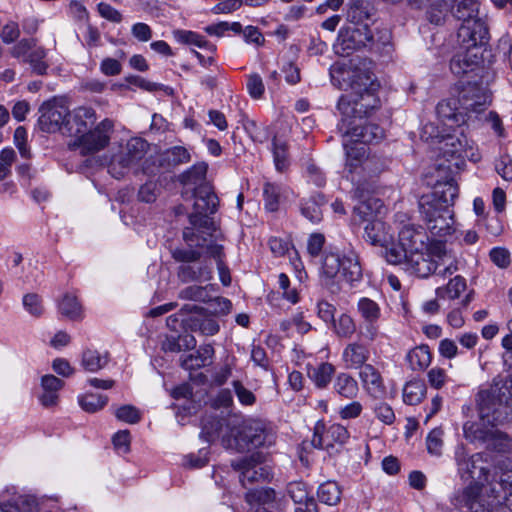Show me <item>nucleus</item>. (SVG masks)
I'll use <instances>...</instances> for the list:
<instances>
[{"instance_id":"obj_51","label":"nucleus","mask_w":512,"mask_h":512,"mask_svg":"<svg viewBox=\"0 0 512 512\" xmlns=\"http://www.w3.org/2000/svg\"><path fill=\"white\" fill-rule=\"evenodd\" d=\"M287 493L291 499L299 505H304L310 500H314L313 497L309 496L306 484L301 481L289 483L287 486Z\"/></svg>"},{"instance_id":"obj_15","label":"nucleus","mask_w":512,"mask_h":512,"mask_svg":"<svg viewBox=\"0 0 512 512\" xmlns=\"http://www.w3.org/2000/svg\"><path fill=\"white\" fill-rule=\"evenodd\" d=\"M39 113L38 124L42 131L48 133L60 131L65 134L69 108L63 100L53 98L44 102L39 109Z\"/></svg>"},{"instance_id":"obj_17","label":"nucleus","mask_w":512,"mask_h":512,"mask_svg":"<svg viewBox=\"0 0 512 512\" xmlns=\"http://www.w3.org/2000/svg\"><path fill=\"white\" fill-rule=\"evenodd\" d=\"M438 120L448 129L461 128L468 120L461 110L458 98H449L438 103L436 107Z\"/></svg>"},{"instance_id":"obj_4","label":"nucleus","mask_w":512,"mask_h":512,"mask_svg":"<svg viewBox=\"0 0 512 512\" xmlns=\"http://www.w3.org/2000/svg\"><path fill=\"white\" fill-rule=\"evenodd\" d=\"M377 103L374 94L367 89L359 94H346L340 97L337 106L343 116L341 129L347 127L345 135L350 137L352 142L372 144L384 138L383 128L364 119Z\"/></svg>"},{"instance_id":"obj_55","label":"nucleus","mask_w":512,"mask_h":512,"mask_svg":"<svg viewBox=\"0 0 512 512\" xmlns=\"http://www.w3.org/2000/svg\"><path fill=\"white\" fill-rule=\"evenodd\" d=\"M179 297L184 300L207 302L209 300L207 287L191 285L182 289Z\"/></svg>"},{"instance_id":"obj_58","label":"nucleus","mask_w":512,"mask_h":512,"mask_svg":"<svg viewBox=\"0 0 512 512\" xmlns=\"http://www.w3.org/2000/svg\"><path fill=\"white\" fill-rule=\"evenodd\" d=\"M16 159L13 148L7 147L0 152V180H4L11 172L10 168Z\"/></svg>"},{"instance_id":"obj_33","label":"nucleus","mask_w":512,"mask_h":512,"mask_svg":"<svg viewBox=\"0 0 512 512\" xmlns=\"http://www.w3.org/2000/svg\"><path fill=\"white\" fill-rule=\"evenodd\" d=\"M369 18L370 14L368 8L364 6L361 1L357 0L349 6L347 10V20L350 23L362 26V28H358L353 31V39L356 37V35H362V30L364 31V25L367 24L366 21H368Z\"/></svg>"},{"instance_id":"obj_39","label":"nucleus","mask_w":512,"mask_h":512,"mask_svg":"<svg viewBox=\"0 0 512 512\" xmlns=\"http://www.w3.org/2000/svg\"><path fill=\"white\" fill-rule=\"evenodd\" d=\"M333 388L335 392L345 398H354L358 393L357 381L347 373L337 375Z\"/></svg>"},{"instance_id":"obj_23","label":"nucleus","mask_w":512,"mask_h":512,"mask_svg":"<svg viewBox=\"0 0 512 512\" xmlns=\"http://www.w3.org/2000/svg\"><path fill=\"white\" fill-rule=\"evenodd\" d=\"M369 356V349L360 341L349 343L342 352V360L350 369H358L366 365Z\"/></svg>"},{"instance_id":"obj_25","label":"nucleus","mask_w":512,"mask_h":512,"mask_svg":"<svg viewBox=\"0 0 512 512\" xmlns=\"http://www.w3.org/2000/svg\"><path fill=\"white\" fill-rule=\"evenodd\" d=\"M324 195L315 193L308 198H304L300 203V212L303 217L313 224H318L323 219L322 207L326 204Z\"/></svg>"},{"instance_id":"obj_52","label":"nucleus","mask_w":512,"mask_h":512,"mask_svg":"<svg viewBox=\"0 0 512 512\" xmlns=\"http://www.w3.org/2000/svg\"><path fill=\"white\" fill-rule=\"evenodd\" d=\"M447 129H440L438 125L435 123L429 122L426 123L421 130V139L430 144L433 149H435L438 146V140L441 139L442 135H445L447 133Z\"/></svg>"},{"instance_id":"obj_60","label":"nucleus","mask_w":512,"mask_h":512,"mask_svg":"<svg viewBox=\"0 0 512 512\" xmlns=\"http://www.w3.org/2000/svg\"><path fill=\"white\" fill-rule=\"evenodd\" d=\"M246 87L249 95L254 99L261 98L265 91L263 80L257 73L248 75Z\"/></svg>"},{"instance_id":"obj_1","label":"nucleus","mask_w":512,"mask_h":512,"mask_svg":"<svg viewBox=\"0 0 512 512\" xmlns=\"http://www.w3.org/2000/svg\"><path fill=\"white\" fill-rule=\"evenodd\" d=\"M201 437L207 442L221 438L226 449L242 452L250 448L271 446L275 442V433L267 429L260 421L242 422L236 415L219 418L205 415L201 421Z\"/></svg>"},{"instance_id":"obj_54","label":"nucleus","mask_w":512,"mask_h":512,"mask_svg":"<svg viewBox=\"0 0 512 512\" xmlns=\"http://www.w3.org/2000/svg\"><path fill=\"white\" fill-rule=\"evenodd\" d=\"M24 309L34 317H40L44 312L42 299L38 294L28 293L23 296Z\"/></svg>"},{"instance_id":"obj_42","label":"nucleus","mask_w":512,"mask_h":512,"mask_svg":"<svg viewBox=\"0 0 512 512\" xmlns=\"http://www.w3.org/2000/svg\"><path fill=\"white\" fill-rule=\"evenodd\" d=\"M58 307L60 313L71 320H79L82 318V306L77 297L73 294L66 293L60 300Z\"/></svg>"},{"instance_id":"obj_13","label":"nucleus","mask_w":512,"mask_h":512,"mask_svg":"<svg viewBox=\"0 0 512 512\" xmlns=\"http://www.w3.org/2000/svg\"><path fill=\"white\" fill-rule=\"evenodd\" d=\"M459 105L467 120L478 118L490 106L491 92L482 84L468 83L459 92Z\"/></svg>"},{"instance_id":"obj_12","label":"nucleus","mask_w":512,"mask_h":512,"mask_svg":"<svg viewBox=\"0 0 512 512\" xmlns=\"http://www.w3.org/2000/svg\"><path fill=\"white\" fill-rule=\"evenodd\" d=\"M113 130V121L106 118L93 129L90 128L85 133L76 137L68 146L72 150L78 149L81 155L95 154L104 150L109 145Z\"/></svg>"},{"instance_id":"obj_37","label":"nucleus","mask_w":512,"mask_h":512,"mask_svg":"<svg viewBox=\"0 0 512 512\" xmlns=\"http://www.w3.org/2000/svg\"><path fill=\"white\" fill-rule=\"evenodd\" d=\"M466 280L464 277L457 275L450 279L446 286L436 288V296L440 299L454 300L459 298L460 294L466 290Z\"/></svg>"},{"instance_id":"obj_53","label":"nucleus","mask_w":512,"mask_h":512,"mask_svg":"<svg viewBox=\"0 0 512 512\" xmlns=\"http://www.w3.org/2000/svg\"><path fill=\"white\" fill-rule=\"evenodd\" d=\"M148 149V143L141 138H132L126 144V152L130 155L132 161H135L138 165L144 158Z\"/></svg>"},{"instance_id":"obj_43","label":"nucleus","mask_w":512,"mask_h":512,"mask_svg":"<svg viewBox=\"0 0 512 512\" xmlns=\"http://www.w3.org/2000/svg\"><path fill=\"white\" fill-rule=\"evenodd\" d=\"M357 311L364 322H378L381 316L378 303L368 297H362L358 300Z\"/></svg>"},{"instance_id":"obj_34","label":"nucleus","mask_w":512,"mask_h":512,"mask_svg":"<svg viewBox=\"0 0 512 512\" xmlns=\"http://www.w3.org/2000/svg\"><path fill=\"white\" fill-rule=\"evenodd\" d=\"M383 203L380 199L369 197L363 201H360L354 207V213L357 214L363 221H369L378 219L377 216L381 213Z\"/></svg>"},{"instance_id":"obj_27","label":"nucleus","mask_w":512,"mask_h":512,"mask_svg":"<svg viewBox=\"0 0 512 512\" xmlns=\"http://www.w3.org/2000/svg\"><path fill=\"white\" fill-rule=\"evenodd\" d=\"M214 355V348L211 345L200 346L193 354L181 359V366L186 370H195L211 363Z\"/></svg>"},{"instance_id":"obj_31","label":"nucleus","mask_w":512,"mask_h":512,"mask_svg":"<svg viewBox=\"0 0 512 512\" xmlns=\"http://www.w3.org/2000/svg\"><path fill=\"white\" fill-rule=\"evenodd\" d=\"M138 166L135 161H132L126 150H124L113 156L108 166V171L114 178L120 179L131 169H137Z\"/></svg>"},{"instance_id":"obj_29","label":"nucleus","mask_w":512,"mask_h":512,"mask_svg":"<svg viewBox=\"0 0 512 512\" xmlns=\"http://www.w3.org/2000/svg\"><path fill=\"white\" fill-rule=\"evenodd\" d=\"M207 169L206 163H197L180 175V182L184 186L193 187V190L201 185H209L205 182Z\"/></svg>"},{"instance_id":"obj_8","label":"nucleus","mask_w":512,"mask_h":512,"mask_svg":"<svg viewBox=\"0 0 512 512\" xmlns=\"http://www.w3.org/2000/svg\"><path fill=\"white\" fill-rule=\"evenodd\" d=\"M362 267L357 253L350 249L344 254L327 251L321 266L322 284L332 293L340 291V280L351 284L362 279Z\"/></svg>"},{"instance_id":"obj_61","label":"nucleus","mask_w":512,"mask_h":512,"mask_svg":"<svg viewBox=\"0 0 512 512\" xmlns=\"http://www.w3.org/2000/svg\"><path fill=\"white\" fill-rule=\"evenodd\" d=\"M496 172L506 181L512 180V159L509 155H501L495 161Z\"/></svg>"},{"instance_id":"obj_40","label":"nucleus","mask_w":512,"mask_h":512,"mask_svg":"<svg viewBox=\"0 0 512 512\" xmlns=\"http://www.w3.org/2000/svg\"><path fill=\"white\" fill-rule=\"evenodd\" d=\"M275 499V492L271 488L251 489L245 494L246 502L251 506L249 511L254 512L264 504Z\"/></svg>"},{"instance_id":"obj_21","label":"nucleus","mask_w":512,"mask_h":512,"mask_svg":"<svg viewBox=\"0 0 512 512\" xmlns=\"http://www.w3.org/2000/svg\"><path fill=\"white\" fill-rule=\"evenodd\" d=\"M364 238L374 246H387L392 244L393 232L385 222L375 219L366 224Z\"/></svg>"},{"instance_id":"obj_47","label":"nucleus","mask_w":512,"mask_h":512,"mask_svg":"<svg viewBox=\"0 0 512 512\" xmlns=\"http://www.w3.org/2000/svg\"><path fill=\"white\" fill-rule=\"evenodd\" d=\"M46 50L42 47L35 48L23 59L28 63L32 71L37 75H44L47 72L49 65L45 61Z\"/></svg>"},{"instance_id":"obj_36","label":"nucleus","mask_w":512,"mask_h":512,"mask_svg":"<svg viewBox=\"0 0 512 512\" xmlns=\"http://www.w3.org/2000/svg\"><path fill=\"white\" fill-rule=\"evenodd\" d=\"M109 362L108 353L101 354L97 350L86 349L82 353L81 365L88 372H97Z\"/></svg>"},{"instance_id":"obj_6","label":"nucleus","mask_w":512,"mask_h":512,"mask_svg":"<svg viewBox=\"0 0 512 512\" xmlns=\"http://www.w3.org/2000/svg\"><path fill=\"white\" fill-rule=\"evenodd\" d=\"M480 420L496 427L512 420V373L493 380L488 389L480 390L476 398Z\"/></svg>"},{"instance_id":"obj_24","label":"nucleus","mask_w":512,"mask_h":512,"mask_svg":"<svg viewBox=\"0 0 512 512\" xmlns=\"http://www.w3.org/2000/svg\"><path fill=\"white\" fill-rule=\"evenodd\" d=\"M381 247L384 249L383 256L387 263L391 265H403L404 269L416 275V268L410 261V253H408L405 247L400 245V242L395 244L393 238L392 244Z\"/></svg>"},{"instance_id":"obj_57","label":"nucleus","mask_w":512,"mask_h":512,"mask_svg":"<svg viewBox=\"0 0 512 512\" xmlns=\"http://www.w3.org/2000/svg\"><path fill=\"white\" fill-rule=\"evenodd\" d=\"M233 390L241 405L252 406L256 402L254 393L247 389L241 381L235 380L232 382Z\"/></svg>"},{"instance_id":"obj_10","label":"nucleus","mask_w":512,"mask_h":512,"mask_svg":"<svg viewBox=\"0 0 512 512\" xmlns=\"http://www.w3.org/2000/svg\"><path fill=\"white\" fill-rule=\"evenodd\" d=\"M194 211L189 215L191 227L183 230V238L187 243H193L198 233L211 235L216 230L215 223L209 215L217 211L218 198L210 185H201L194 189Z\"/></svg>"},{"instance_id":"obj_11","label":"nucleus","mask_w":512,"mask_h":512,"mask_svg":"<svg viewBox=\"0 0 512 512\" xmlns=\"http://www.w3.org/2000/svg\"><path fill=\"white\" fill-rule=\"evenodd\" d=\"M231 467L238 473L239 482L244 488L248 485L268 482L272 478V469L262 452H254L232 460Z\"/></svg>"},{"instance_id":"obj_56","label":"nucleus","mask_w":512,"mask_h":512,"mask_svg":"<svg viewBox=\"0 0 512 512\" xmlns=\"http://www.w3.org/2000/svg\"><path fill=\"white\" fill-rule=\"evenodd\" d=\"M115 417L128 424H136L141 419L140 411L133 405H123L114 412Z\"/></svg>"},{"instance_id":"obj_7","label":"nucleus","mask_w":512,"mask_h":512,"mask_svg":"<svg viewBox=\"0 0 512 512\" xmlns=\"http://www.w3.org/2000/svg\"><path fill=\"white\" fill-rule=\"evenodd\" d=\"M458 50L450 61V69L457 76L474 71L483 59V46L488 42L489 32L481 24L469 30L458 29Z\"/></svg>"},{"instance_id":"obj_45","label":"nucleus","mask_w":512,"mask_h":512,"mask_svg":"<svg viewBox=\"0 0 512 512\" xmlns=\"http://www.w3.org/2000/svg\"><path fill=\"white\" fill-rule=\"evenodd\" d=\"M334 366L330 363H321L309 371V377L318 388H325L334 374Z\"/></svg>"},{"instance_id":"obj_18","label":"nucleus","mask_w":512,"mask_h":512,"mask_svg":"<svg viewBox=\"0 0 512 512\" xmlns=\"http://www.w3.org/2000/svg\"><path fill=\"white\" fill-rule=\"evenodd\" d=\"M349 437L350 434L347 428L341 424L333 423L325 428L322 433H320V428L317 426L312 439V444L317 448L329 449L335 444H345Z\"/></svg>"},{"instance_id":"obj_5","label":"nucleus","mask_w":512,"mask_h":512,"mask_svg":"<svg viewBox=\"0 0 512 512\" xmlns=\"http://www.w3.org/2000/svg\"><path fill=\"white\" fill-rule=\"evenodd\" d=\"M458 196V187L451 179L438 184L432 200L422 199L419 209L431 235L439 238L454 232V218L451 206Z\"/></svg>"},{"instance_id":"obj_3","label":"nucleus","mask_w":512,"mask_h":512,"mask_svg":"<svg viewBox=\"0 0 512 512\" xmlns=\"http://www.w3.org/2000/svg\"><path fill=\"white\" fill-rule=\"evenodd\" d=\"M454 459L461 480L469 481L462 490L455 492L452 503L458 508H466L468 512H489L482 497L485 484H491V471L482 453L469 455L463 445L455 449Z\"/></svg>"},{"instance_id":"obj_14","label":"nucleus","mask_w":512,"mask_h":512,"mask_svg":"<svg viewBox=\"0 0 512 512\" xmlns=\"http://www.w3.org/2000/svg\"><path fill=\"white\" fill-rule=\"evenodd\" d=\"M469 149V142L462 128L448 129L438 140V146L435 148L447 161L455 159L454 166L457 168L464 163L466 157H469Z\"/></svg>"},{"instance_id":"obj_49","label":"nucleus","mask_w":512,"mask_h":512,"mask_svg":"<svg viewBox=\"0 0 512 512\" xmlns=\"http://www.w3.org/2000/svg\"><path fill=\"white\" fill-rule=\"evenodd\" d=\"M358 143L359 142H354L351 146L347 143L343 144L347 158L346 166L350 172L357 168L366 154L364 146H358Z\"/></svg>"},{"instance_id":"obj_26","label":"nucleus","mask_w":512,"mask_h":512,"mask_svg":"<svg viewBox=\"0 0 512 512\" xmlns=\"http://www.w3.org/2000/svg\"><path fill=\"white\" fill-rule=\"evenodd\" d=\"M360 369V379L369 394L375 397L384 395L385 386L378 370L371 364H366Z\"/></svg>"},{"instance_id":"obj_22","label":"nucleus","mask_w":512,"mask_h":512,"mask_svg":"<svg viewBox=\"0 0 512 512\" xmlns=\"http://www.w3.org/2000/svg\"><path fill=\"white\" fill-rule=\"evenodd\" d=\"M63 387V380L51 374L44 375L41 378L42 393L39 395L41 405L46 408L56 406L59 400V392Z\"/></svg>"},{"instance_id":"obj_59","label":"nucleus","mask_w":512,"mask_h":512,"mask_svg":"<svg viewBox=\"0 0 512 512\" xmlns=\"http://www.w3.org/2000/svg\"><path fill=\"white\" fill-rule=\"evenodd\" d=\"M450 7L436 4L431 1V4L426 12L427 19L434 25H442L445 22Z\"/></svg>"},{"instance_id":"obj_44","label":"nucleus","mask_w":512,"mask_h":512,"mask_svg":"<svg viewBox=\"0 0 512 512\" xmlns=\"http://www.w3.org/2000/svg\"><path fill=\"white\" fill-rule=\"evenodd\" d=\"M364 40L360 39L359 43L362 45H378L382 46L383 48H386L391 43V32L383 28L381 30H377L376 33H374L369 27L368 24L364 25Z\"/></svg>"},{"instance_id":"obj_35","label":"nucleus","mask_w":512,"mask_h":512,"mask_svg":"<svg viewBox=\"0 0 512 512\" xmlns=\"http://www.w3.org/2000/svg\"><path fill=\"white\" fill-rule=\"evenodd\" d=\"M426 392L427 387L424 381L420 379H413L407 382L403 387V401L408 405H417L423 400Z\"/></svg>"},{"instance_id":"obj_2","label":"nucleus","mask_w":512,"mask_h":512,"mask_svg":"<svg viewBox=\"0 0 512 512\" xmlns=\"http://www.w3.org/2000/svg\"><path fill=\"white\" fill-rule=\"evenodd\" d=\"M399 241L410 253V261L416 268L418 277L425 278L436 273L445 278L458 269L441 241L428 244L429 237L422 227H416L414 224L404 225L399 231Z\"/></svg>"},{"instance_id":"obj_19","label":"nucleus","mask_w":512,"mask_h":512,"mask_svg":"<svg viewBox=\"0 0 512 512\" xmlns=\"http://www.w3.org/2000/svg\"><path fill=\"white\" fill-rule=\"evenodd\" d=\"M263 197L265 209L276 212L281 206L294 199V193L287 186L266 182L263 187Z\"/></svg>"},{"instance_id":"obj_9","label":"nucleus","mask_w":512,"mask_h":512,"mask_svg":"<svg viewBox=\"0 0 512 512\" xmlns=\"http://www.w3.org/2000/svg\"><path fill=\"white\" fill-rule=\"evenodd\" d=\"M189 248H175L172 257L176 262L182 263L177 269L178 278L184 282H208L212 279V261L204 255V244L200 243L198 236Z\"/></svg>"},{"instance_id":"obj_32","label":"nucleus","mask_w":512,"mask_h":512,"mask_svg":"<svg viewBox=\"0 0 512 512\" xmlns=\"http://www.w3.org/2000/svg\"><path fill=\"white\" fill-rule=\"evenodd\" d=\"M174 39L182 44L193 45L198 48H203L213 53L216 50L215 45L209 43L203 35L189 30H175L173 31Z\"/></svg>"},{"instance_id":"obj_48","label":"nucleus","mask_w":512,"mask_h":512,"mask_svg":"<svg viewBox=\"0 0 512 512\" xmlns=\"http://www.w3.org/2000/svg\"><path fill=\"white\" fill-rule=\"evenodd\" d=\"M272 146L276 170L279 172H283L289 166L287 144L285 141L279 140L276 137H274Z\"/></svg>"},{"instance_id":"obj_20","label":"nucleus","mask_w":512,"mask_h":512,"mask_svg":"<svg viewBox=\"0 0 512 512\" xmlns=\"http://www.w3.org/2000/svg\"><path fill=\"white\" fill-rule=\"evenodd\" d=\"M479 3L477 0H456L453 9V15L462 21L460 27H469V30L481 24L484 29H488L485 22L478 17Z\"/></svg>"},{"instance_id":"obj_62","label":"nucleus","mask_w":512,"mask_h":512,"mask_svg":"<svg viewBox=\"0 0 512 512\" xmlns=\"http://www.w3.org/2000/svg\"><path fill=\"white\" fill-rule=\"evenodd\" d=\"M374 413L377 419L386 425H391L395 420V413L390 405L379 402L374 406Z\"/></svg>"},{"instance_id":"obj_28","label":"nucleus","mask_w":512,"mask_h":512,"mask_svg":"<svg viewBox=\"0 0 512 512\" xmlns=\"http://www.w3.org/2000/svg\"><path fill=\"white\" fill-rule=\"evenodd\" d=\"M406 360L413 371H423L431 364L432 354L427 345H420L408 352Z\"/></svg>"},{"instance_id":"obj_38","label":"nucleus","mask_w":512,"mask_h":512,"mask_svg":"<svg viewBox=\"0 0 512 512\" xmlns=\"http://www.w3.org/2000/svg\"><path fill=\"white\" fill-rule=\"evenodd\" d=\"M317 496L321 503L334 506L341 501L342 490L336 482L327 481L318 487Z\"/></svg>"},{"instance_id":"obj_30","label":"nucleus","mask_w":512,"mask_h":512,"mask_svg":"<svg viewBox=\"0 0 512 512\" xmlns=\"http://www.w3.org/2000/svg\"><path fill=\"white\" fill-rule=\"evenodd\" d=\"M138 166L135 161H132L126 150H124L113 156L108 166V171L114 178L120 179L131 169H137Z\"/></svg>"},{"instance_id":"obj_50","label":"nucleus","mask_w":512,"mask_h":512,"mask_svg":"<svg viewBox=\"0 0 512 512\" xmlns=\"http://www.w3.org/2000/svg\"><path fill=\"white\" fill-rule=\"evenodd\" d=\"M463 432L466 439L471 442L474 441H489L495 436L493 433H489L490 430H485L480 427L479 424L474 422H466L463 426Z\"/></svg>"},{"instance_id":"obj_46","label":"nucleus","mask_w":512,"mask_h":512,"mask_svg":"<svg viewBox=\"0 0 512 512\" xmlns=\"http://www.w3.org/2000/svg\"><path fill=\"white\" fill-rule=\"evenodd\" d=\"M81 408L89 413L101 410L108 403V397L101 394L85 393L78 397Z\"/></svg>"},{"instance_id":"obj_41","label":"nucleus","mask_w":512,"mask_h":512,"mask_svg":"<svg viewBox=\"0 0 512 512\" xmlns=\"http://www.w3.org/2000/svg\"><path fill=\"white\" fill-rule=\"evenodd\" d=\"M331 325L333 332L339 338L349 339L356 332V323L348 313H341Z\"/></svg>"},{"instance_id":"obj_63","label":"nucleus","mask_w":512,"mask_h":512,"mask_svg":"<svg viewBox=\"0 0 512 512\" xmlns=\"http://www.w3.org/2000/svg\"><path fill=\"white\" fill-rule=\"evenodd\" d=\"M428 382L435 389L442 388L448 380L447 372L440 367H433L427 374Z\"/></svg>"},{"instance_id":"obj_16","label":"nucleus","mask_w":512,"mask_h":512,"mask_svg":"<svg viewBox=\"0 0 512 512\" xmlns=\"http://www.w3.org/2000/svg\"><path fill=\"white\" fill-rule=\"evenodd\" d=\"M96 120L97 116L93 108L86 106L77 107L69 111L66 119L65 134L76 138L92 128Z\"/></svg>"},{"instance_id":"obj_64","label":"nucleus","mask_w":512,"mask_h":512,"mask_svg":"<svg viewBox=\"0 0 512 512\" xmlns=\"http://www.w3.org/2000/svg\"><path fill=\"white\" fill-rule=\"evenodd\" d=\"M427 450L430 454L439 456L443 445L442 432L440 430H433L427 436Z\"/></svg>"}]
</instances>
